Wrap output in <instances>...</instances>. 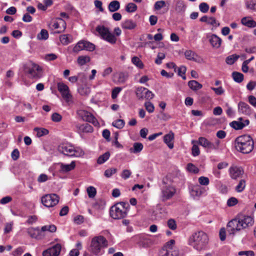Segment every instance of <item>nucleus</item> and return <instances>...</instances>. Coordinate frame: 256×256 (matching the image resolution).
I'll return each instance as SVG.
<instances>
[{
	"mask_svg": "<svg viewBox=\"0 0 256 256\" xmlns=\"http://www.w3.org/2000/svg\"><path fill=\"white\" fill-rule=\"evenodd\" d=\"M254 224L252 217L244 216L241 218H234L227 224L228 232L230 235H234L236 232L252 226Z\"/></svg>",
	"mask_w": 256,
	"mask_h": 256,
	"instance_id": "f257e3e1",
	"label": "nucleus"
},
{
	"mask_svg": "<svg viewBox=\"0 0 256 256\" xmlns=\"http://www.w3.org/2000/svg\"><path fill=\"white\" fill-rule=\"evenodd\" d=\"M208 243V236L202 230L192 233L188 240V244L198 251L204 250Z\"/></svg>",
	"mask_w": 256,
	"mask_h": 256,
	"instance_id": "f03ea898",
	"label": "nucleus"
},
{
	"mask_svg": "<svg viewBox=\"0 0 256 256\" xmlns=\"http://www.w3.org/2000/svg\"><path fill=\"white\" fill-rule=\"evenodd\" d=\"M235 147L238 151L242 153L249 154L254 149V140L249 135L239 136L235 140Z\"/></svg>",
	"mask_w": 256,
	"mask_h": 256,
	"instance_id": "7ed1b4c3",
	"label": "nucleus"
},
{
	"mask_svg": "<svg viewBox=\"0 0 256 256\" xmlns=\"http://www.w3.org/2000/svg\"><path fill=\"white\" fill-rule=\"evenodd\" d=\"M96 30L99 34L102 39L112 44H114L116 42L117 38L116 36H119L122 32L120 29L118 27H116L114 29L115 33L114 34L110 32L109 28L103 25L98 26L96 28Z\"/></svg>",
	"mask_w": 256,
	"mask_h": 256,
	"instance_id": "20e7f679",
	"label": "nucleus"
},
{
	"mask_svg": "<svg viewBox=\"0 0 256 256\" xmlns=\"http://www.w3.org/2000/svg\"><path fill=\"white\" fill-rule=\"evenodd\" d=\"M108 242L102 236H95L92 238L88 250L95 256H100L104 253L102 248H106Z\"/></svg>",
	"mask_w": 256,
	"mask_h": 256,
	"instance_id": "39448f33",
	"label": "nucleus"
},
{
	"mask_svg": "<svg viewBox=\"0 0 256 256\" xmlns=\"http://www.w3.org/2000/svg\"><path fill=\"white\" fill-rule=\"evenodd\" d=\"M24 70L25 73L30 75V78L38 79L42 76L41 69L40 66L32 62H29L26 64L24 66Z\"/></svg>",
	"mask_w": 256,
	"mask_h": 256,
	"instance_id": "423d86ee",
	"label": "nucleus"
},
{
	"mask_svg": "<svg viewBox=\"0 0 256 256\" xmlns=\"http://www.w3.org/2000/svg\"><path fill=\"white\" fill-rule=\"evenodd\" d=\"M60 198L56 194H46L41 198L42 203L46 207H53L59 202Z\"/></svg>",
	"mask_w": 256,
	"mask_h": 256,
	"instance_id": "0eeeda50",
	"label": "nucleus"
},
{
	"mask_svg": "<svg viewBox=\"0 0 256 256\" xmlns=\"http://www.w3.org/2000/svg\"><path fill=\"white\" fill-rule=\"evenodd\" d=\"M76 114L83 121L92 123L94 126L99 125L96 118L90 112L84 110H79L76 112Z\"/></svg>",
	"mask_w": 256,
	"mask_h": 256,
	"instance_id": "6e6552de",
	"label": "nucleus"
},
{
	"mask_svg": "<svg viewBox=\"0 0 256 256\" xmlns=\"http://www.w3.org/2000/svg\"><path fill=\"white\" fill-rule=\"evenodd\" d=\"M160 190L162 202L170 199L176 193V189L174 186H161Z\"/></svg>",
	"mask_w": 256,
	"mask_h": 256,
	"instance_id": "1a4fd4ad",
	"label": "nucleus"
},
{
	"mask_svg": "<svg viewBox=\"0 0 256 256\" xmlns=\"http://www.w3.org/2000/svg\"><path fill=\"white\" fill-rule=\"evenodd\" d=\"M58 90L66 102H72V96L70 94L69 88L67 85L62 82H58Z\"/></svg>",
	"mask_w": 256,
	"mask_h": 256,
	"instance_id": "9d476101",
	"label": "nucleus"
},
{
	"mask_svg": "<svg viewBox=\"0 0 256 256\" xmlns=\"http://www.w3.org/2000/svg\"><path fill=\"white\" fill-rule=\"evenodd\" d=\"M198 144L204 148H208L209 150H218L219 148L220 141L216 140L214 143L212 142L206 138L200 137L198 138Z\"/></svg>",
	"mask_w": 256,
	"mask_h": 256,
	"instance_id": "9b49d317",
	"label": "nucleus"
},
{
	"mask_svg": "<svg viewBox=\"0 0 256 256\" xmlns=\"http://www.w3.org/2000/svg\"><path fill=\"white\" fill-rule=\"evenodd\" d=\"M136 92V96L139 100L145 98L150 100L154 96V94L151 91L144 87L138 88Z\"/></svg>",
	"mask_w": 256,
	"mask_h": 256,
	"instance_id": "f8f14e48",
	"label": "nucleus"
},
{
	"mask_svg": "<svg viewBox=\"0 0 256 256\" xmlns=\"http://www.w3.org/2000/svg\"><path fill=\"white\" fill-rule=\"evenodd\" d=\"M110 214L114 219H121L126 216L127 213L124 211V210H122L121 208L115 204L110 208Z\"/></svg>",
	"mask_w": 256,
	"mask_h": 256,
	"instance_id": "ddd939ff",
	"label": "nucleus"
},
{
	"mask_svg": "<svg viewBox=\"0 0 256 256\" xmlns=\"http://www.w3.org/2000/svg\"><path fill=\"white\" fill-rule=\"evenodd\" d=\"M74 146L69 144H60L58 148L59 152L65 156L72 157L74 152Z\"/></svg>",
	"mask_w": 256,
	"mask_h": 256,
	"instance_id": "4468645a",
	"label": "nucleus"
},
{
	"mask_svg": "<svg viewBox=\"0 0 256 256\" xmlns=\"http://www.w3.org/2000/svg\"><path fill=\"white\" fill-rule=\"evenodd\" d=\"M38 227L30 228L28 229V233L32 238L40 240L44 237Z\"/></svg>",
	"mask_w": 256,
	"mask_h": 256,
	"instance_id": "2eb2a0df",
	"label": "nucleus"
},
{
	"mask_svg": "<svg viewBox=\"0 0 256 256\" xmlns=\"http://www.w3.org/2000/svg\"><path fill=\"white\" fill-rule=\"evenodd\" d=\"M230 175L232 179L236 180L244 174V171L241 168L238 166H232L229 168Z\"/></svg>",
	"mask_w": 256,
	"mask_h": 256,
	"instance_id": "dca6fc26",
	"label": "nucleus"
},
{
	"mask_svg": "<svg viewBox=\"0 0 256 256\" xmlns=\"http://www.w3.org/2000/svg\"><path fill=\"white\" fill-rule=\"evenodd\" d=\"M189 189L191 196L194 198L200 197L202 194V190H204L203 188L198 184L192 186L189 188Z\"/></svg>",
	"mask_w": 256,
	"mask_h": 256,
	"instance_id": "f3484780",
	"label": "nucleus"
},
{
	"mask_svg": "<svg viewBox=\"0 0 256 256\" xmlns=\"http://www.w3.org/2000/svg\"><path fill=\"white\" fill-rule=\"evenodd\" d=\"M250 124L248 120H246L244 122L234 120L230 124V126L236 130L242 129Z\"/></svg>",
	"mask_w": 256,
	"mask_h": 256,
	"instance_id": "a211bd4d",
	"label": "nucleus"
},
{
	"mask_svg": "<svg viewBox=\"0 0 256 256\" xmlns=\"http://www.w3.org/2000/svg\"><path fill=\"white\" fill-rule=\"evenodd\" d=\"M238 112L246 115H250L251 113V109L248 104L240 102L238 104Z\"/></svg>",
	"mask_w": 256,
	"mask_h": 256,
	"instance_id": "6ab92c4d",
	"label": "nucleus"
},
{
	"mask_svg": "<svg viewBox=\"0 0 256 256\" xmlns=\"http://www.w3.org/2000/svg\"><path fill=\"white\" fill-rule=\"evenodd\" d=\"M121 26L123 29L132 30L136 28V24L132 20H126L122 22Z\"/></svg>",
	"mask_w": 256,
	"mask_h": 256,
	"instance_id": "aec40b11",
	"label": "nucleus"
},
{
	"mask_svg": "<svg viewBox=\"0 0 256 256\" xmlns=\"http://www.w3.org/2000/svg\"><path fill=\"white\" fill-rule=\"evenodd\" d=\"M174 139V134L170 132L168 134L164 136V142L168 146L172 149L174 148V143L172 141Z\"/></svg>",
	"mask_w": 256,
	"mask_h": 256,
	"instance_id": "412c9836",
	"label": "nucleus"
},
{
	"mask_svg": "<svg viewBox=\"0 0 256 256\" xmlns=\"http://www.w3.org/2000/svg\"><path fill=\"white\" fill-rule=\"evenodd\" d=\"M209 42L213 48H218L221 45L222 40L216 34H213L211 36Z\"/></svg>",
	"mask_w": 256,
	"mask_h": 256,
	"instance_id": "4be33fe9",
	"label": "nucleus"
},
{
	"mask_svg": "<svg viewBox=\"0 0 256 256\" xmlns=\"http://www.w3.org/2000/svg\"><path fill=\"white\" fill-rule=\"evenodd\" d=\"M241 23L244 26L250 28H253L256 26V22L250 17H244L241 20Z\"/></svg>",
	"mask_w": 256,
	"mask_h": 256,
	"instance_id": "5701e85b",
	"label": "nucleus"
},
{
	"mask_svg": "<svg viewBox=\"0 0 256 256\" xmlns=\"http://www.w3.org/2000/svg\"><path fill=\"white\" fill-rule=\"evenodd\" d=\"M75 167L76 162L74 161H72L71 163L68 164L61 163L60 164V170L62 172H68L74 170Z\"/></svg>",
	"mask_w": 256,
	"mask_h": 256,
	"instance_id": "b1692460",
	"label": "nucleus"
},
{
	"mask_svg": "<svg viewBox=\"0 0 256 256\" xmlns=\"http://www.w3.org/2000/svg\"><path fill=\"white\" fill-rule=\"evenodd\" d=\"M189 88L194 91L198 90L202 88V86L198 82L195 80H191L188 82Z\"/></svg>",
	"mask_w": 256,
	"mask_h": 256,
	"instance_id": "393cba45",
	"label": "nucleus"
},
{
	"mask_svg": "<svg viewBox=\"0 0 256 256\" xmlns=\"http://www.w3.org/2000/svg\"><path fill=\"white\" fill-rule=\"evenodd\" d=\"M120 8V3L118 0L112 1L108 6V9L110 12H114Z\"/></svg>",
	"mask_w": 256,
	"mask_h": 256,
	"instance_id": "a878e982",
	"label": "nucleus"
},
{
	"mask_svg": "<svg viewBox=\"0 0 256 256\" xmlns=\"http://www.w3.org/2000/svg\"><path fill=\"white\" fill-rule=\"evenodd\" d=\"M144 146L141 142H134L133 147L130 149L131 153L138 154L143 149Z\"/></svg>",
	"mask_w": 256,
	"mask_h": 256,
	"instance_id": "bb28decb",
	"label": "nucleus"
},
{
	"mask_svg": "<svg viewBox=\"0 0 256 256\" xmlns=\"http://www.w3.org/2000/svg\"><path fill=\"white\" fill-rule=\"evenodd\" d=\"M52 256H58L62 249L61 244H56L52 247L49 248Z\"/></svg>",
	"mask_w": 256,
	"mask_h": 256,
	"instance_id": "cd10ccee",
	"label": "nucleus"
},
{
	"mask_svg": "<svg viewBox=\"0 0 256 256\" xmlns=\"http://www.w3.org/2000/svg\"><path fill=\"white\" fill-rule=\"evenodd\" d=\"M186 8V6L184 4V2L182 0H178L177 1L176 5V10L178 12H182L185 11Z\"/></svg>",
	"mask_w": 256,
	"mask_h": 256,
	"instance_id": "c85d7f7f",
	"label": "nucleus"
},
{
	"mask_svg": "<svg viewBox=\"0 0 256 256\" xmlns=\"http://www.w3.org/2000/svg\"><path fill=\"white\" fill-rule=\"evenodd\" d=\"M90 60V58L88 56H81L78 57L77 59L78 64L80 66H84Z\"/></svg>",
	"mask_w": 256,
	"mask_h": 256,
	"instance_id": "c756f323",
	"label": "nucleus"
},
{
	"mask_svg": "<svg viewBox=\"0 0 256 256\" xmlns=\"http://www.w3.org/2000/svg\"><path fill=\"white\" fill-rule=\"evenodd\" d=\"M232 77L234 80L238 83L242 82L244 78V76L242 74L237 72H234L232 73Z\"/></svg>",
	"mask_w": 256,
	"mask_h": 256,
	"instance_id": "7c9ffc66",
	"label": "nucleus"
},
{
	"mask_svg": "<svg viewBox=\"0 0 256 256\" xmlns=\"http://www.w3.org/2000/svg\"><path fill=\"white\" fill-rule=\"evenodd\" d=\"M110 156V152H106L98 158L97 160V163L99 164H104L109 158Z\"/></svg>",
	"mask_w": 256,
	"mask_h": 256,
	"instance_id": "2f4dec72",
	"label": "nucleus"
},
{
	"mask_svg": "<svg viewBox=\"0 0 256 256\" xmlns=\"http://www.w3.org/2000/svg\"><path fill=\"white\" fill-rule=\"evenodd\" d=\"M48 33L47 30L42 29L40 32L38 34L37 38L40 40H46L48 38Z\"/></svg>",
	"mask_w": 256,
	"mask_h": 256,
	"instance_id": "473e14b6",
	"label": "nucleus"
},
{
	"mask_svg": "<svg viewBox=\"0 0 256 256\" xmlns=\"http://www.w3.org/2000/svg\"><path fill=\"white\" fill-rule=\"evenodd\" d=\"M79 129L83 132H92L94 130L92 126L88 124H81Z\"/></svg>",
	"mask_w": 256,
	"mask_h": 256,
	"instance_id": "72a5a7b5",
	"label": "nucleus"
},
{
	"mask_svg": "<svg viewBox=\"0 0 256 256\" xmlns=\"http://www.w3.org/2000/svg\"><path fill=\"white\" fill-rule=\"evenodd\" d=\"M84 50L92 52L95 50V45L90 42L82 40Z\"/></svg>",
	"mask_w": 256,
	"mask_h": 256,
	"instance_id": "f704fd0d",
	"label": "nucleus"
},
{
	"mask_svg": "<svg viewBox=\"0 0 256 256\" xmlns=\"http://www.w3.org/2000/svg\"><path fill=\"white\" fill-rule=\"evenodd\" d=\"M173 181L170 174H168L162 180V186H172V185Z\"/></svg>",
	"mask_w": 256,
	"mask_h": 256,
	"instance_id": "c9c22d12",
	"label": "nucleus"
},
{
	"mask_svg": "<svg viewBox=\"0 0 256 256\" xmlns=\"http://www.w3.org/2000/svg\"><path fill=\"white\" fill-rule=\"evenodd\" d=\"M240 58L238 55L236 54H232L228 56L226 60V62L227 64L232 65L236 62L238 59Z\"/></svg>",
	"mask_w": 256,
	"mask_h": 256,
	"instance_id": "e433bc0d",
	"label": "nucleus"
},
{
	"mask_svg": "<svg viewBox=\"0 0 256 256\" xmlns=\"http://www.w3.org/2000/svg\"><path fill=\"white\" fill-rule=\"evenodd\" d=\"M70 37H71L70 34H62L60 36V40L63 45H68L71 42Z\"/></svg>",
	"mask_w": 256,
	"mask_h": 256,
	"instance_id": "4c0bfd02",
	"label": "nucleus"
},
{
	"mask_svg": "<svg viewBox=\"0 0 256 256\" xmlns=\"http://www.w3.org/2000/svg\"><path fill=\"white\" fill-rule=\"evenodd\" d=\"M246 181L244 180H240L238 184L236 186L235 190L238 192H242L246 188Z\"/></svg>",
	"mask_w": 256,
	"mask_h": 256,
	"instance_id": "58836bf2",
	"label": "nucleus"
},
{
	"mask_svg": "<svg viewBox=\"0 0 256 256\" xmlns=\"http://www.w3.org/2000/svg\"><path fill=\"white\" fill-rule=\"evenodd\" d=\"M106 202L102 200H98L93 204V207L96 210H102L104 208Z\"/></svg>",
	"mask_w": 256,
	"mask_h": 256,
	"instance_id": "ea45409f",
	"label": "nucleus"
},
{
	"mask_svg": "<svg viewBox=\"0 0 256 256\" xmlns=\"http://www.w3.org/2000/svg\"><path fill=\"white\" fill-rule=\"evenodd\" d=\"M34 130L37 132V136L38 137H41L46 135L49 132L48 130L44 128H34Z\"/></svg>",
	"mask_w": 256,
	"mask_h": 256,
	"instance_id": "a19ab883",
	"label": "nucleus"
},
{
	"mask_svg": "<svg viewBox=\"0 0 256 256\" xmlns=\"http://www.w3.org/2000/svg\"><path fill=\"white\" fill-rule=\"evenodd\" d=\"M56 230V227L54 224L44 226L41 228L42 232L48 231L51 232H54Z\"/></svg>",
	"mask_w": 256,
	"mask_h": 256,
	"instance_id": "79ce46f5",
	"label": "nucleus"
},
{
	"mask_svg": "<svg viewBox=\"0 0 256 256\" xmlns=\"http://www.w3.org/2000/svg\"><path fill=\"white\" fill-rule=\"evenodd\" d=\"M132 64L136 65L137 67L140 68H144V64L142 60L137 56H134L132 59Z\"/></svg>",
	"mask_w": 256,
	"mask_h": 256,
	"instance_id": "37998d69",
	"label": "nucleus"
},
{
	"mask_svg": "<svg viewBox=\"0 0 256 256\" xmlns=\"http://www.w3.org/2000/svg\"><path fill=\"white\" fill-rule=\"evenodd\" d=\"M125 124L124 121L122 119H118L114 122L112 124V126L119 128L121 129L123 128Z\"/></svg>",
	"mask_w": 256,
	"mask_h": 256,
	"instance_id": "c03bdc74",
	"label": "nucleus"
},
{
	"mask_svg": "<svg viewBox=\"0 0 256 256\" xmlns=\"http://www.w3.org/2000/svg\"><path fill=\"white\" fill-rule=\"evenodd\" d=\"M82 40H80L76 44L74 47L72 51L74 52L78 53L80 51L84 50Z\"/></svg>",
	"mask_w": 256,
	"mask_h": 256,
	"instance_id": "a18cd8bd",
	"label": "nucleus"
},
{
	"mask_svg": "<svg viewBox=\"0 0 256 256\" xmlns=\"http://www.w3.org/2000/svg\"><path fill=\"white\" fill-rule=\"evenodd\" d=\"M246 4L248 9L256 10V0H250L246 2Z\"/></svg>",
	"mask_w": 256,
	"mask_h": 256,
	"instance_id": "49530a36",
	"label": "nucleus"
},
{
	"mask_svg": "<svg viewBox=\"0 0 256 256\" xmlns=\"http://www.w3.org/2000/svg\"><path fill=\"white\" fill-rule=\"evenodd\" d=\"M116 204L121 208L122 210H124V212H126V213L128 212L130 208V204L128 202H121Z\"/></svg>",
	"mask_w": 256,
	"mask_h": 256,
	"instance_id": "de8ad7c7",
	"label": "nucleus"
},
{
	"mask_svg": "<svg viewBox=\"0 0 256 256\" xmlns=\"http://www.w3.org/2000/svg\"><path fill=\"white\" fill-rule=\"evenodd\" d=\"M144 106L146 110L150 113H152L154 110V104L150 101H146L144 103Z\"/></svg>",
	"mask_w": 256,
	"mask_h": 256,
	"instance_id": "09e8293b",
	"label": "nucleus"
},
{
	"mask_svg": "<svg viewBox=\"0 0 256 256\" xmlns=\"http://www.w3.org/2000/svg\"><path fill=\"white\" fill-rule=\"evenodd\" d=\"M187 170L190 172L196 174L198 172L199 170L196 167L194 164L192 163H188L187 164Z\"/></svg>",
	"mask_w": 256,
	"mask_h": 256,
	"instance_id": "8fccbe9b",
	"label": "nucleus"
},
{
	"mask_svg": "<svg viewBox=\"0 0 256 256\" xmlns=\"http://www.w3.org/2000/svg\"><path fill=\"white\" fill-rule=\"evenodd\" d=\"M87 192L89 198H93L96 194V190L94 186H90L87 188Z\"/></svg>",
	"mask_w": 256,
	"mask_h": 256,
	"instance_id": "3c124183",
	"label": "nucleus"
},
{
	"mask_svg": "<svg viewBox=\"0 0 256 256\" xmlns=\"http://www.w3.org/2000/svg\"><path fill=\"white\" fill-rule=\"evenodd\" d=\"M126 10L128 12H133L136 10L137 6L134 3H129L126 5Z\"/></svg>",
	"mask_w": 256,
	"mask_h": 256,
	"instance_id": "603ef678",
	"label": "nucleus"
},
{
	"mask_svg": "<svg viewBox=\"0 0 256 256\" xmlns=\"http://www.w3.org/2000/svg\"><path fill=\"white\" fill-rule=\"evenodd\" d=\"M199 9L201 12L206 13L208 10L209 6L206 2H202L199 5Z\"/></svg>",
	"mask_w": 256,
	"mask_h": 256,
	"instance_id": "864d4df0",
	"label": "nucleus"
},
{
	"mask_svg": "<svg viewBox=\"0 0 256 256\" xmlns=\"http://www.w3.org/2000/svg\"><path fill=\"white\" fill-rule=\"evenodd\" d=\"M166 57V55L163 52H158L157 54V58L155 60V63L157 64H160L162 63V60Z\"/></svg>",
	"mask_w": 256,
	"mask_h": 256,
	"instance_id": "5fc2aeb1",
	"label": "nucleus"
},
{
	"mask_svg": "<svg viewBox=\"0 0 256 256\" xmlns=\"http://www.w3.org/2000/svg\"><path fill=\"white\" fill-rule=\"evenodd\" d=\"M168 226L172 230H175L177 228L176 222L174 219H170L168 221Z\"/></svg>",
	"mask_w": 256,
	"mask_h": 256,
	"instance_id": "6e6d98bb",
	"label": "nucleus"
},
{
	"mask_svg": "<svg viewBox=\"0 0 256 256\" xmlns=\"http://www.w3.org/2000/svg\"><path fill=\"white\" fill-rule=\"evenodd\" d=\"M122 90V88L120 87H115L112 90V99L116 98H117L118 94L121 92Z\"/></svg>",
	"mask_w": 256,
	"mask_h": 256,
	"instance_id": "4d7b16f0",
	"label": "nucleus"
},
{
	"mask_svg": "<svg viewBox=\"0 0 256 256\" xmlns=\"http://www.w3.org/2000/svg\"><path fill=\"white\" fill-rule=\"evenodd\" d=\"M116 172L117 170L116 168H111L110 169H107L105 170L104 175L107 178H110L112 174H116Z\"/></svg>",
	"mask_w": 256,
	"mask_h": 256,
	"instance_id": "13d9d810",
	"label": "nucleus"
},
{
	"mask_svg": "<svg viewBox=\"0 0 256 256\" xmlns=\"http://www.w3.org/2000/svg\"><path fill=\"white\" fill-rule=\"evenodd\" d=\"M198 182L201 185L208 186L210 183V180L208 178L202 176L198 178Z\"/></svg>",
	"mask_w": 256,
	"mask_h": 256,
	"instance_id": "bf43d9fd",
	"label": "nucleus"
},
{
	"mask_svg": "<svg viewBox=\"0 0 256 256\" xmlns=\"http://www.w3.org/2000/svg\"><path fill=\"white\" fill-rule=\"evenodd\" d=\"M238 203V200L234 197H231L227 200V205L228 206H233Z\"/></svg>",
	"mask_w": 256,
	"mask_h": 256,
	"instance_id": "052dcab7",
	"label": "nucleus"
},
{
	"mask_svg": "<svg viewBox=\"0 0 256 256\" xmlns=\"http://www.w3.org/2000/svg\"><path fill=\"white\" fill-rule=\"evenodd\" d=\"M166 6V2L164 0H159L157 1L154 5V8L156 10H160L162 8Z\"/></svg>",
	"mask_w": 256,
	"mask_h": 256,
	"instance_id": "680f3d73",
	"label": "nucleus"
},
{
	"mask_svg": "<svg viewBox=\"0 0 256 256\" xmlns=\"http://www.w3.org/2000/svg\"><path fill=\"white\" fill-rule=\"evenodd\" d=\"M52 120L54 122H60L62 119V116L58 112L54 113L51 116Z\"/></svg>",
	"mask_w": 256,
	"mask_h": 256,
	"instance_id": "e2e57ef3",
	"label": "nucleus"
},
{
	"mask_svg": "<svg viewBox=\"0 0 256 256\" xmlns=\"http://www.w3.org/2000/svg\"><path fill=\"white\" fill-rule=\"evenodd\" d=\"M74 154H72V157H79L84 156V152L82 149H76L74 148Z\"/></svg>",
	"mask_w": 256,
	"mask_h": 256,
	"instance_id": "0e129e2a",
	"label": "nucleus"
},
{
	"mask_svg": "<svg viewBox=\"0 0 256 256\" xmlns=\"http://www.w3.org/2000/svg\"><path fill=\"white\" fill-rule=\"evenodd\" d=\"M207 24L216 27L220 26L219 22H218L214 17H210Z\"/></svg>",
	"mask_w": 256,
	"mask_h": 256,
	"instance_id": "69168bd1",
	"label": "nucleus"
},
{
	"mask_svg": "<svg viewBox=\"0 0 256 256\" xmlns=\"http://www.w3.org/2000/svg\"><path fill=\"white\" fill-rule=\"evenodd\" d=\"M186 58L189 60H194L195 53L192 50H186L184 52Z\"/></svg>",
	"mask_w": 256,
	"mask_h": 256,
	"instance_id": "338daca9",
	"label": "nucleus"
},
{
	"mask_svg": "<svg viewBox=\"0 0 256 256\" xmlns=\"http://www.w3.org/2000/svg\"><path fill=\"white\" fill-rule=\"evenodd\" d=\"M170 250L163 247L160 252V256H170Z\"/></svg>",
	"mask_w": 256,
	"mask_h": 256,
	"instance_id": "774afa93",
	"label": "nucleus"
}]
</instances>
